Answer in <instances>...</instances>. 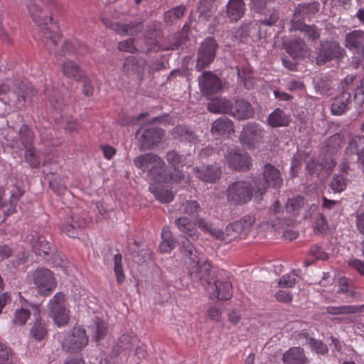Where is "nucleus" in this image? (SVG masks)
<instances>
[{
  "label": "nucleus",
  "instance_id": "1",
  "mask_svg": "<svg viewBox=\"0 0 364 364\" xmlns=\"http://www.w3.org/2000/svg\"><path fill=\"white\" fill-rule=\"evenodd\" d=\"M133 163L136 168L146 173L148 178L153 182L177 183L184 177L183 172L176 168L168 173L164 160L153 153L141 154L134 159Z\"/></svg>",
  "mask_w": 364,
  "mask_h": 364
},
{
  "label": "nucleus",
  "instance_id": "2",
  "mask_svg": "<svg viewBox=\"0 0 364 364\" xmlns=\"http://www.w3.org/2000/svg\"><path fill=\"white\" fill-rule=\"evenodd\" d=\"M36 94L33 86L23 82L15 85L11 91L9 85L0 84V100L14 110L26 107Z\"/></svg>",
  "mask_w": 364,
  "mask_h": 364
},
{
  "label": "nucleus",
  "instance_id": "3",
  "mask_svg": "<svg viewBox=\"0 0 364 364\" xmlns=\"http://www.w3.org/2000/svg\"><path fill=\"white\" fill-rule=\"evenodd\" d=\"M185 264L191 281L207 289L214 279L210 264L206 260L201 262L198 252H186Z\"/></svg>",
  "mask_w": 364,
  "mask_h": 364
},
{
  "label": "nucleus",
  "instance_id": "4",
  "mask_svg": "<svg viewBox=\"0 0 364 364\" xmlns=\"http://www.w3.org/2000/svg\"><path fill=\"white\" fill-rule=\"evenodd\" d=\"M226 195L228 201L233 205L245 204L253 197L256 200L255 181L250 178L235 181L228 186Z\"/></svg>",
  "mask_w": 364,
  "mask_h": 364
},
{
  "label": "nucleus",
  "instance_id": "5",
  "mask_svg": "<svg viewBox=\"0 0 364 364\" xmlns=\"http://www.w3.org/2000/svg\"><path fill=\"white\" fill-rule=\"evenodd\" d=\"M255 181L256 200H262L269 186L274 188H279L282 185L283 180L279 169L273 165L267 164L263 168V177L253 178Z\"/></svg>",
  "mask_w": 364,
  "mask_h": 364
},
{
  "label": "nucleus",
  "instance_id": "6",
  "mask_svg": "<svg viewBox=\"0 0 364 364\" xmlns=\"http://www.w3.org/2000/svg\"><path fill=\"white\" fill-rule=\"evenodd\" d=\"M345 44L352 53L355 67L364 68V31L356 30L347 33Z\"/></svg>",
  "mask_w": 364,
  "mask_h": 364
},
{
  "label": "nucleus",
  "instance_id": "7",
  "mask_svg": "<svg viewBox=\"0 0 364 364\" xmlns=\"http://www.w3.org/2000/svg\"><path fill=\"white\" fill-rule=\"evenodd\" d=\"M254 222L253 217L250 215L245 216L241 220L228 225L225 231L220 230L219 240L225 243H229L232 240L242 237L246 235Z\"/></svg>",
  "mask_w": 364,
  "mask_h": 364
},
{
  "label": "nucleus",
  "instance_id": "8",
  "mask_svg": "<svg viewBox=\"0 0 364 364\" xmlns=\"http://www.w3.org/2000/svg\"><path fill=\"white\" fill-rule=\"evenodd\" d=\"M50 315L58 326H65L69 321L68 312L65 305V295L58 292L48 304Z\"/></svg>",
  "mask_w": 364,
  "mask_h": 364
},
{
  "label": "nucleus",
  "instance_id": "9",
  "mask_svg": "<svg viewBox=\"0 0 364 364\" xmlns=\"http://www.w3.org/2000/svg\"><path fill=\"white\" fill-rule=\"evenodd\" d=\"M266 132L256 123L246 124L240 134V141L242 144L252 148L258 147L264 143Z\"/></svg>",
  "mask_w": 364,
  "mask_h": 364
},
{
  "label": "nucleus",
  "instance_id": "10",
  "mask_svg": "<svg viewBox=\"0 0 364 364\" xmlns=\"http://www.w3.org/2000/svg\"><path fill=\"white\" fill-rule=\"evenodd\" d=\"M32 277L38 293L41 294H48L56 286L53 273L47 268L41 267L36 269L33 272Z\"/></svg>",
  "mask_w": 364,
  "mask_h": 364
},
{
  "label": "nucleus",
  "instance_id": "11",
  "mask_svg": "<svg viewBox=\"0 0 364 364\" xmlns=\"http://www.w3.org/2000/svg\"><path fill=\"white\" fill-rule=\"evenodd\" d=\"M217 47L218 44L213 38H206L203 41L198 52V58L196 65L197 70H201L213 62Z\"/></svg>",
  "mask_w": 364,
  "mask_h": 364
},
{
  "label": "nucleus",
  "instance_id": "12",
  "mask_svg": "<svg viewBox=\"0 0 364 364\" xmlns=\"http://www.w3.org/2000/svg\"><path fill=\"white\" fill-rule=\"evenodd\" d=\"M88 343V336L84 328L74 327L70 335L63 342V348L70 352L76 353L84 348Z\"/></svg>",
  "mask_w": 364,
  "mask_h": 364
},
{
  "label": "nucleus",
  "instance_id": "13",
  "mask_svg": "<svg viewBox=\"0 0 364 364\" xmlns=\"http://www.w3.org/2000/svg\"><path fill=\"white\" fill-rule=\"evenodd\" d=\"M225 162L235 170H248L251 166L250 156L247 153L236 149H230L225 155Z\"/></svg>",
  "mask_w": 364,
  "mask_h": 364
},
{
  "label": "nucleus",
  "instance_id": "14",
  "mask_svg": "<svg viewBox=\"0 0 364 364\" xmlns=\"http://www.w3.org/2000/svg\"><path fill=\"white\" fill-rule=\"evenodd\" d=\"M345 50L336 41L326 42L321 45L316 60L318 63H325L335 58H343Z\"/></svg>",
  "mask_w": 364,
  "mask_h": 364
},
{
  "label": "nucleus",
  "instance_id": "15",
  "mask_svg": "<svg viewBox=\"0 0 364 364\" xmlns=\"http://www.w3.org/2000/svg\"><path fill=\"white\" fill-rule=\"evenodd\" d=\"M202 92L209 95L222 90V82L220 78L210 71L204 72L198 78Z\"/></svg>",
  "mask_w": 364,
  "mask_h": 364
},
{
  "label": "nucleus",
  "instance_id": "16",
  "mask_svg": "<svg viewBox=\"0 0 364 364\" xmlns=\"http://www.w3.org/2000/svg\"><path fill=\"white\" fill-rule=\"evenodd\" d=\"M318 2H309L299 4L294 9L291 19V25L303 22L302 20L311 18L319 11Z\"/></svg>",
  "mask_w": 364,
  "mask_h": 364
},
{
  "label": "nucleus",
  "instance_id": "17",
  "mask_svg": "<svg viewBox=\"0 0 364 364\" xmlns=\"http://www.w3.org/2000/svg\"><path fill=\"white\" fill-rule=\"evenodd\" d=\"M229 114L237 119H245L254 115V110L248 102L236 100L234 105L230 102Z\"/></svg>",
  "mask_w": 364,
  "mask_h": 364
},
{
  "label": "nucleus",
  "instance_id": "18",
  "mask_svg": "<svg viewBox=\"0 0 364 364\" xmlns=\"http://www.w3.org/2000/svg\"><path fill=\"white\" fill-rule=\"evenodd\" d=\"M33 133L28 125L23 124L19 129L18 139L10 141V146L13 149L22 150L23 147L33 145Z\"/></svg>",
  "mask_w": 364,
  "mask_h": 364
},
{
  "label": "nucleus",
  "instance_id": "19",
  "mask_svg": "<svg viewBox=\"0 0 364 364\" xmlns=\"http://www.w3.org/2000/svg\"><path fill=\"white\" fill-rule=\"evenodd\" d=\"M284 364H308L309 359L301 347H292L287 350L282 357Z\"/></svg>",
  "mask_w": 364,
  "mask_h": 364
},
{
  "label": "nucleus",
  "instance_id": "20",
  "mask_svg": "<svg viewBox=\"0 0 364 364\" xmlns=\"http://www.w3.org/2000/svg\"><path fill=\"white\" fill-rule=\"evenodd\" d=\"M243 0H229L226 6V15L230 21H237L240 19L245 10Z\"/></svg>",
  "mask_w": 364,
  "mask_h": 364
},
{
  "label": "nucleus",
  "instance_id": "21",
  "mask_svg": "<svg viewBox=\"0 0 364 364\" xmlns=\"http://www.w3.org/2000/svg\"><path fill=\"white\" fill-rule=\"evenodd\" d=\"M88 225V222L85 218L75 215L72 218L70 224L65 225L63 228V231L69 237H75L80 232L85 228Z\"/></svg>",
  "mask_w": 364,
  "mask_h": 364
},
{
  "label": "nucleus",
  "instance_id": "22",
  "mask_svg": "<svg viewBox=\"0 0 364 364\" xmlns=\"http://www.w3.org/2000/svg\"><path fill=\"white\" fill-rule=\"evenodd\" d=\"M197 176L205 182H215L220 178L221 171L215 165H210L206 167L196 168Z\"/></svg>",
  "mask_w": 364,
  "mask_h": 364
},
{
  "label": "nucleus",
  "instance_id": "23",
  "mask_svg": "<svg viewBox=\"0 0 364 364\" xmlns=\"http://www.w3.org/2000/svg\"><path fill=\"white\" fill-rule=\"evenodd\" d=\"M136 344H139V339L136 336L124 334L119 337L118 343L114 346L113 353L117 356L122 351L131 350Z\"/></svg>",
  "mask_w": 364,
  "mask_h": 364
},
{
  "label": "nucleus",
  "instance_id": "24",
  "mask_svg": "<svg viewBox=\"0 0 364 364\" xmlns=\"http://www.w3.org/2000/svg\"><path fill=\"white\" fill-rule=\"evenodd\" d=\"M291 121L290 115L287 114L282 109L277 108L267 117L268 124L272 127H287Z\"/></svg>",
  "mask_w": 364,
  "mask_h": 364
},
{
  "label": "nucleus",
  "instance_id": "25",
  "mask_svg": "<svg viewBox=\"0 0 364 364\" xmlns=\"http://www.w3.org/2000/svg\"><path fill=\"white\" fill-rule=\"evenodd\" d=\"M26 4L33 21L37 24L47 25L48 21H51V18L47 17L43 9H41L33 0H27Z\"/></svg>",
  "mask_w": 364,
  "mask_h": 364
},
{
  "label": "nucleus",
  "instance_id": "26",
  "mask_svg": "<svg viewBox=\"0 0 364 364\" xmlns=\"http://www.w3.org/2000/svg\"><path fill=\"white\" fill-rule=\"evenodd\" d=\"M211 132L217 136L230 134L234 132L232 122L226 117H220L213 123Z\"/></svg>",
  "mask_w": 364,
  "mask_h": 364
},
{
  "label": "nucleus",
  "instance_id": "27",
  "mask_svg": "<svg viewBox=\"0 0 364 364\" xmlns=\"http://www.w3.org/2000/svg\"><path fill=\"white\" fill-rule=\"evenodd\" d=\"M350 102V94L343 92L337 96L331 105V113L333 115H341L348 109V105Z\"/></svg>",
  "mask_w": 364,
  "mask_h": 364
},
{
  "label": "nucleus",
  "instance_id": "28",
  "mask_svg": "<svg viewBox=\"0 0 364 364\" xmlns=\"http://www.w3.org/2000/svg\"><path fill=\"white\" fill-rule=\"evenodd\" d=\"M291 26L294 30L302 32L304 37L309 41H315L320 38L321 29L315 25H307L304 22H299L297 24H292Z\"/></svg>",
  "mask_w": 364,
  "mask_h": 364
},
{
  "label": "nucleus",
  "instance_id": "29",
  "mask_svg": "<svg viewBox=\"0 0 364 364\" xmlns=\"http://www.w3.org/2000/svg\"><path fill=\"white\" fill-rule=\"evenodd\" d=\"M215 290L212 293L211 297L220 300H228L232 297L231 284L229 282L215 281Z\"/></svg>",
  "mask_w": 364,
  "mask_h": 364
},
{
  "label": "nucleus",
  "instance_id": "30",
  "mask_svg": "<svg viewBox=\"0 0 364 364\" xmlns=\"http://www.w3.org/2000/svg\"><path fill=\"white\" fill-rule=\"evenodd\" d=\"M230 101L222 97L212 99L208 104V109L213 113H229Z\"/></svg>",
  "mask_w": 364,
  "mask_h": 364
},
{
  "label": "nucleus",
  "instance_id": "31",
  "mask_svg": "<svg viewBox=\"0 0 364 364\" xmlns=\"http://www.w3.org/2000/svg\"><path fill=\"white\" fill-rule=\"evenodd\" d=\"M309 205L314 207L316 206V203L314 201L310 204L309 201L307 200H306L303 197L296 196L288 200L286 204V208L287 211L296 214L300 210L304 209Z\"/></svg>",
  "mask_w": 364,
  "mask_h": 364
},
{
  "label": "nucleus",
  "instance_id": "32",
  "mask_svg": "<svg viewBox=\"0 0 364 364\" xmlns=\"http://www.w3.org/2000/svg\"><path fill=\"white\" fill-rule=\"evenodd\" d=\"M176 223L180 230L191 237L192 240L198 237V232L195 228V224L187 218H179L176 220Z\"/></svg>",
  "mask_w": 364,
  "mask_h": 364
},
{
  "label": "nucleus",
  "instance_id": "33",
  "mask_svg": "<svg viewBox=\"0 0 364 364\" xmlns=\"http://www.w3.org/2000/svg\"><path fill=\"white\" fill-rule=\"evenodd\" d=\"M164 136V132L161 128H151L145 130L142 134L144 143L146 146L159 143Z\"/></svg>",
  "mask_w": 364,
  "mask_h": 364
},
{
  "label": "nucleus",
  "instance_id": "34",
  "mask_svg": "<svg viewBox=\"0 0 364 364\" xmlns=\"http://www.w3.org/2000/svg\"><path fill=\"white\" fill-rule=\"evenodd\" d=\"M50 28L46 27L43 31L44 38L47 39L46 46L50 53H58L56 47L61 43V37L57 32H50Z\"/></svg>",
  "mask_w": 364,
  "mask_h": 364
},
{
  "label": "nucleus",
  "instance_id": "35",
  "mask_svg": "<svg viewBox=\"0 0 364 364\" xmlns=\"http://www.w3.org/2000/svg\"><path fill=\"white\" fill-rule=\"evenodd\" d=\"M149 190L155 198L161 203H169L172 201L173 198L172 192L161 186H156L153 183L150 184Z\"/></svg>",
  "mask_w": 364,
  "mask_h": 364
},
{
  "label": "nucleus",
  "instance_id": "36",
  "mask_svg": "<svg viewBox=\"0 0 364 364\" xmlns=\"http://www.w3.org/2000/svg\"><path fill=\"white\" fill-rule=\"evenodd\" d=\"M30 335L36 341L43 340L47 335L46 323L41 318L36 319L30 329Z\"/></svg>",
  "mask_w": 364,
  "mask_h": 364
},
{
  "label": "nucleus",
  "instance_id": "37",
  "mask_svg": "<svg viewBox=\"0 0 364 364\" xmlns=\"http://www.w3.org/2000/svg\"><path fill=\"white\" fill-rule=\"evenodd\" d=\"M299 339L302 338L307 339V343L310 346L311 348L316 353L325 355L328 352L327 346L321 341L315 339L314 338H307L306 333H300L298 335Z\"/></svg>",
  "mask_w": 364,
  "mask_h": 364
},
{
  "label": "nucleus",
  "instance_id": "38",
  "mask_svg": "<svg viewBox=\"0 0 364 364\" xmlns=\"http://www.w3.org/2000/svg\"><path fill=\"white\" fill-rule=\"evenodd\" d=\"M43 255L39 254L43 257L47 262L53 266L60 267L64 265L65 262V257L61 252H42Z\"/></svg>",
  "mask_w": 364,
  "mask_h": 364
},
{
  "label": "nucleus",
  "instance_id": "39",
  "mask_svg": "<svg viewBox=\"0 0 364 364\" xmlns=\"http://www.w3.org/2000/svg\"><path fill=\"white\" fill-rule=\"evenodd\" d=\"M162 241L160 243V250H171L176 247L175 240L168 228H164L161 232Z\"/></svg>",
  "mask_w": 364,
  "mask_h": 364
},
{
  "label": "nucleus",
  "instance_id": "40",
  "mask_svg": "<svg viewBox=\"0 0 364 364\" xmlns=\"http://www.w3.org/2000/svg\"><path fill=\"white\" fill-rule=\"evenodd\" d=\"M62 71L68 78L77 79L80 75V67L72 61H65L62 64Z\"/></svg>",
  "mask_w": 364,
  "mask_h": 364
},
{
  "label": "nucleus",
  "instance_id": "41",
  "mask_svg": "<svg viewBox=\"0 0 364 364\" xmlns=\"http://www.w3.org/2000/svg\"><path fill=\"white\" fill-rule=\"evenodd\" d=\"M279 18V14L278 11L274 9H269L262 13L259 21L262 25L272 26L278 21Z\"/></svg>",
  "mask_w": 364,
  "mask_h": 364
},
{
  "label": "nucleus",
  "instance_id": "42",
  "mask_svg": "<svg viewBox=\"0 0 364 364\" xmlns=\"http://www.w3.org/2000/svg\"><path fill=\"white\" fill-rule=\"evenodd\" d=\"M122 262V255L116 254L114 257V272L116 276L117 282L119 284H122L125 280V274L123 271Z\"/></svg>",
  "mask_w": 364,
  "mask_h": 364
},
{
  "label": "nucleus",
  "instance_id": "43",
  "mask_svg": "<svg viewBox=\"0 0 364 364\" xmlns=\"http://www.w3.org/2000/svg\"><path fill=\"white\" fill-rule=\"evenodd\" d=\"M356 311L358 309L354 307V305L330 306L326 308V313L332 315L353 314H356Z\"/></svg>",
  "mask_w": 364,
  "mask_h": 364
},
{
  "label": "nucleus",
  "instance_id": "44",
  "mask_svg": "<svg viewBox=\"0 0 364 364\" xmlns=\"http://www.w3.org/2000/svg\"><path fill=\"white\" fill-rule=\"evenodd\" d=\"M343 143V136L339 134H336L330 136L326 141V151L334 153L342 146Z\"/></svg>",
  "mask_w": 364,
  "mask_h": 364
},
{
  "label": "nucleus",
  "instance_id": "45",
  "mask_svg": "<svg viewBox=\"0 0 364 364\" xmlns=\"http://www.w3.org/2000/svg\"><path fill=\"white\" fill-rule=\"evenodd\" d=\"M142 70V68L137 63L136 59L134 57H129L126 58L124 63V71L127 75H135L140 74Z\"/></svg>",
  "mask_w": 364,
  "mask_h": 364
},
{
  "label": "nucleus",
  "instance_id": "46",
  "mask_svg": "<svg viewBox=\"0 0 364 364\" xmlns=\"http://www.w3.org/2000/svg\"><path fill=\"white\" fill-rule=\"evenodd\" d=\"M25 149V159L33 167H37L40 165V159L37 155L36 149L33 145L28 146V147H23Z\"/></svg>",
  "mask_w": 364,
  "mask_h": 364
},
{
  "label": "nucleus",
  "instance_id": "47",
  "mask_svg": "<svg viewBox=\"0 0 364 364\" xmlns=\"http://www.w3.org/2000/svg\"><path fill=\"white\" fill-rule=\"evenodd\" d=\"M298 274L294 270L289 274L283 275L278 282V285L282 288H291L296 283Z\"/></svg>",
  "mask_w": 364,
  "mask_h": 364
},
{
  "label": "nucleus",
  "instance_id": "48",
  "mask_svg": "<svg viewBox=\"0 0 364 364\" xmlns=\"http://www.w3.org/2000/svg\"><path fill=\"white\" fill-rule=\"evenodd\" d=\"M361 140H364V136H354L349 139L348 146L346 149V154L348 158H350L351 155H357V157L360 154L358 151V142Z\"/></svg>",
  "mask_w": 364,
  "mask_h": 364
},
{
  "label": "nucleus",
  "instance_id": "49",
  "mask_svg": "<svg viewBox=\"0 0 364 364\" xmlns=\"http://www.w3.org/2000/svg\"><path fill=\"white\" fill-rule=\"evenodd\" d=\"M330 187L334 193H341L346 187V180L342 175H334L331 181Z\"/></svg>",
  "mask_w": 364,
  "mask_h": 364
},
{
  "label": "nucleus",
  "instance_id": "50",
  "mask_svg": "<svg viewBox=\"0 0 364 364\" xmlns=\"http://www.w3.org/2000/svg\"><path fill=\"white\" fill-rule=\"evenodd\" d=\"M200 209L199 204L195 200H188L183 203L180 207V212L188 215H194Z\"/></svg>",
  "mask_w": 364,
  "mask_h": 364
},
{
  "label": "nucleus",
  "instance_id": "51",
  "mask_svg": "<svg viewBox=\"0 0 364 364\" xmlns=\"http://www.w3.org/2000/svg\"><path fill=\"white\" fill-rule=\"evenodd\" d=\"M197 225L198 228L205 232H208L211 235L215 237L217 239H219L220 229L212 227V225L208 222L201 218H198L197 220Z\"/></svg>",
  "mask_w": 364,
  "mask_h": 364
},
{
  "label": "nucleus",
  "instance_id": "52",
  "mask_svg": "<svg viewBox=\"0 0 364 364\" xmlns=\"http://www.w3.org/2000/svg\"><path fill=\"white\" fill-rule=\"evenodd\" d=\"M107 331L106 323L101 319L97 318L95 323V339L99 341L102 339Z\"/></svg>",
  "mask_w": 364,
  "mask_h": 364
},
{
  "label": "nucleus",
  "instance_id": "53",
  "mask_svg": "<svg viewBox=\"0 0 364 364\" xmlns=\"http://www.w3.org/2000/svg\"><path fill=\"white\" fill-rule=\"evenodd\" d=\"M31 313L29 310L21 308L17 309L15 312L14 323L16 325H23L26 323L28 318L30 317Z\"/></svg>",
  "mask_w": 364,
  "mask_h": 364
},
{
  "label": "nucleus",
  "instance_id": "54",
  "mask_svg": "<svg viewBox=\"0 0 364 364\" xmlns=\"http://www.w3.org/2000/svg\"><path fill=\"white\" fill-rule=\"evenodd\" d=\"M185 11V6H178L165 13V19L167 21H172L181 18Z\"/></svg>",
  "mask_w": 364,
  "mask_h": 364
},
{
  "label": "nucleus",
  "instance_id": "55",
  "mask_svg": "<svg viewBox=\"0 0 364 364\" xmlns=\"http://www.w3.org/2000/svg\"><path fill=\"white\" fill-rule=\"evenodd\" d=\"M306 46L304 41L297 38L291 41L288 44V50L292 54H297V53L303 50Z\"/></svg>",
  "mask_w": 364,
  "mask_h": 364
},
{
  "label": "nucleus",
  "instance_id": "56",
  "mask_svg": "<svg viewBox=\"0 0 364 364\" xmlns=\"http://www.w3.org/2000/svg\"><path fill=\"white\" fill-rule=\"evenodd\" d=\"M328 256L326 252H310L309 255L305 259L306 267L313 264L316 260H326Z\"/></svg>",
  "mask_w": 364,
  "mask_h": 364
},
{
  "label": "nucleus",
  "instance_id": "57",
  "mask_svg": "<svg viewBox=\"0 0 364 364\" xmlns=\"http://www.w3.org/2000/svg\"><path fill=\"white\" fill-rule=\"evenodd\" d=\"M12 353L11 349L4 346V344L0 346V364H9L11 362Z\"/></svg>",
  "mask_w": 364,
  "mask_h": 364
},
{
  "label": "nucleus",
  "instance_id": "58",
  "mask_svg": "<svg viewBox=\"0 0 364 364\" xmlns=\"http://www.w3.org/2000/svg\"><path fill=\"white\" fill-rule=\"evenodd\" d=\"M142 26L141 23L136 24H125L122 26V32L127 35L134 36L141 31Z\"/></svg>",
  "mask_w": 364,
  "mask_h": 364
},
{
  "label": "nucleus",
  "instance_id": "59",
  "mask_svg": "<svg viewBox=\"0 0 364 364\" xmlns=\"http://www.w3.org/2000/svg\"><path fill=\"white\" fill-rule=\"evenodd\" d=\"M118 48L121 51L134 53L136 50L134 39L129 38L119 42Z\"/></svg>",
  "mask_w": 364,
  "mask_h": 364
},
{
  "label": "nucleus",
  "instance_id": "60",
  "mask_svg": "<svg viewBox=\"0 0 364 364\" xmlns=\"http://www.w3.org/2000/svg\"><path fill=\"white\" fill-rule=\"evenodd\" d=\"M33 250H46L51 249L50 243L43 236H38L33 246Z\"/></svg>",
  "mask_w": 364,
  "mask_h": 364
},
{
  "label": "nucleus",
  "instance_id": "61",
  "mask_svg": "<svg viewBox=\"0 0 364 364\" xmlns=\"http://www.w3.org/2000/svg\"><path fill=\"white\" fill-rule=\"evenodd\" d=\"M275 298L279 302L289 303L292 300V295L289 291L279 290L275 294Z\"/></svg>",
  "mask_w": 364,
  "mask_h": 364
},
{
  "label": "nucleus",
  "instance_id": "62",
  "mask_svg": "<svg viewBox=\"0 0 364 364\" xmlns=\"http://www.w3.org/2000/svg\"><path fill=\"white\" fill-rule=\"evenodd\" d=\"M327 225L326 223V220L323 216H319L314 226V231L318 234L323 233L326 231Z\"/></svg>",
  "mask_w": 364,
  "mask_h": 364
},
{
  "label": "nucleus",
  "instance_id": "63",
  "mask_svg": "<svg viewBox=\"0 0 364 364\" xmlns=\"http://www.w3.org/2000/svg\"><path fill=\"white\" fill-rule=\"evenodd\" d=\"M76 52V48L70 42H65L62 46L61 50L59 51V54L62 55H72Z\"/></svg>",
  "mask_w": 364,
  "mask_h": 364
},
{
  "label": "nucleus",
  "instance_id": "64",
  "mask_svg": "<svg viewBox=\"0 0 364 364\" xmlns=\"http://www.w3.org/2000/svg\"><path fill=\"white\" fill-rule=\"evenodd\" d=\"M356 228L358 232L364 235V211L355 216Z\"/></svg>",
  "mask_w": 364,
  "mask_h": 364
}]
</instances>
